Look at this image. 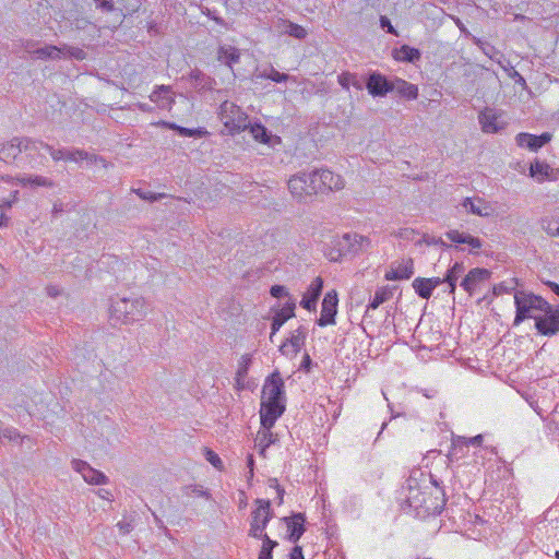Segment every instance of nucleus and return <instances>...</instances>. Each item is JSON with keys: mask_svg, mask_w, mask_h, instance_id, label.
<instances>
[{"mask_svg": "<svg viewBox=\"0 0 559 559\" xmlns=\"http://www.w3.org/2000/svg\"><path fill=\"white\" fill-rule=\"evenodd\" d=\"M148 305L143 297L111 298L109 314L112 324H133L142 321L147 314Z\"/></svg>", "mask_w": 559, "mask_h": 559, "instance_id": "1", "label": "nucleus"}, {"mask_svg": "<svg viewBox=\"0 0 559 559\" xmlns=\"http://www.w3.org/2000/svg\"><path fill=\"white\" fill-rule=\"evenodd\" d=\"M514 304L516 307V313L513 322L514 325H519L527 318H534L531 314L532 310H540L543 312H545L546 310H550V305L548 301H546L543 297L534 295L532 293H515Z\"/></svg>", "mask_w": 559, "mask_h": 559, "instance_id": "2", "label": "nucleus"}, {"mask_svg": "<svg viewBox=\"0 0 559 559\" xmlns=\"http://www.w3.org/2000/svg\"><path fill=\"white\" fill-rule=\"evenodd\" d=\"M255 504L258 507L251 512L249 536L259 539L263 537V531L272 519L273 512L270 500L257 499Z\"/></svg>", "mask_w": 559, "mask_h": 559, "instance_id": "3", "label": "nucleus"}, {"mask_svg": "<svg viewBox=\"0 0 559 559\" xmlns=\"http://www.w3.org/2000/svg\"><path fill=\"white\" fill-rule=\"evenodd\" d=\"M37 141L29 138L15 136L9 141L0 142V160L13 162L23 151H37Z\"/></svg>", "mask_w": 559, "mask_h": 559, "instance_id": "4", "label": "nucleus"}, {"mask_svg": "<svg viewBox=\"0 0 559 559\" xmlns=\"http://www.w3.org/2000/svg\"><path fill=\"white\" fill-rule=\"evenodd\" d=\"M261 401L282 402L285 404L284 381L277 370L266 378L262 388Z\"/></svg>", "mask_w": 559, "mask_h": 559, "instance_id": "5", "label": "nucleus"}, {"mask_svg": "<svg viewBox=\"0 0 559 559\" xmlns=\"http://www.w3.org/2000/svg\"><path fill=\"white\" fill-rule=\"evenodd\" d=\"M537 332L545 336H554L559 333V306L556 309L545 311V316L534 317Z\"/></svg>", "mask_w": 559, "mask_h": 559, "instance_id": "6", "label": "nucleus"}, {"mask_svg": "<svg viewBox=\"0 0 559 559\" xmlns=\"http://www.w3.org/2000/svg\"><path fill=\"white\" fill-rule=\"evenodd\" d=\"M336 240L340 243L341 251H343L345 255L358 254L365 251L370 245V240L367 237L358 234H344Z\"/></svg>", "mask_w": 559, "mask_h": 559, "instance_id": "7", "label": "nucleus"}, {"mask_svg": "<svg viewBox=\"0 0 559 559\" xmlns=\"http://www.w3.org/2000/svg\"><path fill=\"white\" fill-rule=\"evenodd\" d=\"M72 468L80 473L83 479L92 485L108 484V477L100 471L93 468L87 462L74 459L71 461Z\"/></svg>", "mask_w": 559, "mask_h": 559, "instance_id": "8", "label": "nucleus"}, {"mask_svg": "<svg viewBox=\"0 0 559 559\" xmlns=\"http://www.w3.org/2000/svg\"><path fill=\"white\" fill-rule=\"evenodd\" d=\"M309 175L306 171H300L290 177L288 180V189L293 197L299 202L306 201L307 198L313 195L310 190Z\"/></svg>", "mask_w": 559, "mask_h": 559, "instance_id": "9", "label": "nucleus"}, {"mask_svg": "<svg viewBox=\"0 0 559 559\" xmlns=\"http://www.w3.org/2000/svg\"><path fill=\"white\" fill-rule=\"evenodd\" d=\"M284 412L285 404L282 402L261 401L260 418L262 428L271 429Z\"/></svg>", "mask_w": 559, "mask_h": 559, "instance_id": "10", "label": "nucleus"}, {"mask_svg": "<svg viewBox=\"0 0 559 559\" xmlns=\"http://www.w3.org/2000/svg\"><path fill=\"white\" fill-rule=\"evenodd\" d=\"M337 294L335 290H331L325 294L322 307H321V316L318 319L317 323L320 326H325L328 324L335 323V316L337 313Z\"/></svg>", "mask_w": 559, "mask_h": 559, "instance_id": "11", "label": "nucleus"}, {"mask_svg": "<svg viewBox=\"0 0 559 559\" xmlns=\"http://www.w3.org/2000/svg\"><path fill=\"white\" fill-rule=\"evenodd\" d=\"M501 114L496 109L486 107L478 115V121L485 133H497L504 129L506 122L500 120Z\"/></svg>", "mask_w": 559, "mask_h": 559, "instance_id": "12", "label": "nucleus"}, {"mask_svg": "<svg viewBox=\"0 0 559 559\" xmlns=\"http://www.w3.org/2000/svg\"><path fill=\"white\" fill-rule=\"evenodd\" d=\"M366 88L373 97H383L389 92H393L392 81H389L383 74L372 72L366 81Z\"/></svg>", "mask_w": 559, "mask_h": 559, "instance_id": "13", "label": "nucleus"}, {"mask_svg": "<svg viewBox=\"0 0 559 559\" xmlns=\"http://www.w3.org/2000/svg\"><path fill=\"white\" fill-rule=\"evenodd\" d=\"M296 300L289 298L286 304L275 311L271 324L270 340L273 342V336L282 328V325L290 318L295 317Z\"/></svg>", "mask_w": 559, "mask_h": 559, "instance_id": "14", "label": "nucleus"}, {"mask_svg": "<svg viewBox=\"0 0 559 559\" xmlns=\"http://www.w3.org/2000/svg\"><path fill=\"white\" fill-rule=\"evenodd\" d=\"M287 526V539L290 543H297L306 532L305 521L306 516L304 513H294L292 516H285L282 519Z\"/></svg>", "mask_w": 559, "mask_h": 559, "instance_id": "15", "label": "nucleus"}, {"mask_svg": "<svg viewBox=\"0 0 559 559\" xmlns=\"http://www.w3.org/2000/svg\"><path fill=\"white\" fill-rule=\"evenodd\" d=\"M307 337V329L305 326H299L295 330L290 337H288L281 346L280 352L283 355L297 354L301 347L305 345Z\"/></svg>", "mask_w": 559, "mask_h": 559, "instance_id": "16", "label": "nucleus"}, {"mask_svg": "<svg viewBox=\"0 0 559 559\" xmlns=\"http://www.w3.org/2000/svg\"><path fill=\"white\" fill-rule=\"evenodd\" d=\"M490 277V272L487 269L475 267L472 269L461 282V286L469 295H473L477 285L487 281Z\"/></svg>", "mask_w": 559, "mask_h": 559, "instance_id": "17", "label": "nucleus"}, {"mask_svg": "<svg viewBox=\"0 0 559 559\" xmlns=\"http://www.w3.org/2000/svg\"><path fill=\"white\" fill-rule=\"evenodd\" d=\"M322 288L323 280L318 276L311 282L306 294L304 295L300 302L301 307L309 311L316 310V305L321 295Z\"/></svg>", "mask_w": 559, "mask_h": 559, "instance_id": "18", "label": "nucleus"}, {"mask_svg": "<svg viewBox=\"0 0 559 559\" xmlns=\"http://www.w3.org/2000/svg\"><path fill=\"white\" fill-rule=\"evenodd\" d=\"M551 135L547 132L540 135H534L530 133H519L516 135V144L521 147L530 148L531 151H537L548 143Z\"/></svg>", "mask_w": 559, "mask_h": 559, "instance_id": "19", "label": "nucleus"}, {"mask_svg": "<svg viewBox=\"0 0 559 559\" xmlns=\"http://www.w3.org/2000/svg\"><path fill=\"white\" fill-rule=\"evenodd\" d=\"M483 439L484 438L481 435H477L472 438H465V437L453 438L452 448L448 454V459L451 462L457 461L459 460V450L466 449V448H468V445L478 447L481 444Z\"/></svg>", "mask_w": 559, "mask_h": 559, "instance_id": "20", "label": "nucleus"}, {"mask_svg": "<svg viewBox=\"0 0 559 559\" xmlns=\"http://www.w3.org/2000/svg\"><path fill=\"white\" fill-rule=\"evenodd\" d=\"M216 58L233 70L234 64L240 60V50L230 45H221L217 48Z\"/></svg>", "mask_w": 559, "mask_h": 559, "instance_id": "21", "label": "nucleus"}, {"mask_svg": "<svg viewBox=\"0 0 559 559\" xmlns=\"http://www.w3.org/2000/svg\"><path fill=\"white\" fill-rule=\"evenodd\" d=\"M189 78L192 86L199 92L211 91L216 83L213 78L199 69L191 70Z\"/></svg>", "mask_w": 559, "mask_h": 559, "instance_id": "22", "label": "nucleus"}, {"mask_svg": "<svg viewBox=\"0 0 559 559\" xmlns=\"http://www.w3.org/2000/svg\"><path fill=\"white\" fill-rule=\"evenodd\" d=\"M150 99L153 103H157L162 108H170L175 103L171 96V87L169 85H159L151 93Z\"/></svg>", "mask_w": 559, "mask_h": 559, "instance_id": "23", "label": "nucleus"}, {"mask_svg": "<svg viewBox=\"0 0 559 559\" xmlns=\"http://www.w3.org/2000/svg\"><path fill=\"white\" fill-rule=\"evenodd\" d=\"M413 273V260L408 259L407 261L400 263L396 267L392 266L391 270L385 273L384 277L388 281L408 280Z\"/></svg>", "mask_w": 559, "mask_h": 559, "instance_id": "24", "label": "nucleus"}, {"mask_svg": "<svg viewBox=\"0 0 559 559\" xmlns=\"http://www.w3.org/2000/svg\"><path fill=\"white\" fill-rule=\"evenodd\" d=\"M393 91L402 97L413 100L418 97V87L403 79H394L392 81Z\"/></svg>", "mask_w": 559, "mask_h": 559, "instance_id": "25", "label": "nucleus"}, {"mask_svg": "<svg viewBox=\"0 0 559 559\" xmlns=\"http://www.w3.org/2000/svg\"><path fill=\"white\" fill-rule=\"evenodd\" d=\"M33 58L38 60H60L62 59L61 45H45L44 47L33 50Z\"/></svg>", "mask_w": 559, "mask_h": 559, "instance_id": "26", "label": "nucleus"}, {"mask_svg": "<svg viewBox=\"0 0 559 559\" xmlns=\"http://www.w3.org/2000/svg\"><path fill=\"white\" fill-rule=\"evenodd\" d=\"M320 175L324 191L341 190L344 188V180L340 175L328 169H320Z\"/></svg>", "mask_w": 559, "mask_h": 559, "instance_id": "27", "label": "nucleus"}, {"mask_svg": "<svg viewBox=\"0 0 559 559\" xmlns=\"http://www.w3.org/2000/svg\"><path fill=\"white\" fill-rule=\"evenodd\" d=\"M448 239L455 243H466L472 249H480L481 240L477 237H474L469 234L460 233L459 230H449L445 233Z\"/></svg>", "mask_w": 559, "mask_h": 559, "instance_id": "28", "label": "nucleus"}, {"mask_svg": "<svg viewBox=\"0 0 559 559\" xmlns=\"http://www.w3.org/2000/svg\"><path fill=\"white\" fill-rule=\"evenodd\" d=\"M462 206L466 210V212L479 216H489L491 212V207L480 199L475 202L471 198H465L462 202Z\"/></svg>", "mask_w": 559, "mask_h": 559, "instance_id": "29", "label": "nucleus"}, {"mask_svg": "<svg viewBox=\"0 0 559 559\" xmlns=\"http://www.w3.org/2000/svg\"><path fill=\"white\" fill-rule=\"evenodd\" d=\"M393 57L397 61L414 63L421 58V52L417 48L403 45L400 49L395 50Z\"/></svg>", "mask_w": 559, "mask_h": 559, "instance_id": "30", "label": "nucleus"}, {"mask_svg": "<svg viewBox=\"0 0 559 559\" xmlns=\"http://www.w3.org/2000/svg\"><path fill=\"white\" fill-rule=\"evenodd\" d=\"M407 491L405 496L407 504L414 509L423 508L425 504L424 493L418 488L413 487L412 480H408Z\"/></svg>", "mask_w": 559, "mask_h": 559, "instance_id": "31", "label": "nucleus"}, {"mask_svg": "<svg viewBox=\"0 0 559 559\" xmlns=\"http://www.w3.org/2000/svg\"><path fill=\"white\" fill-rule=\"evenodd\" d=\"M465 267L463 263L455 262L451 269L447 271V274L443 278L445 283L449 285V293L453 294L456 287V281L464 273Z\"/></svg>", "mask_w": 559, "mask_h": 559, "instance_id": "32", "label": "nucleus"}, {"mask_svg": "<svg viewBox=\"0 0 559 559\" xmlns=\"http://www.w3.org/2000/svg\"><path fill=\"white\" fill-rule=\"evenodd\" d=\"M392 296H393V290L390 287L384 286V287L378 288L374 293V296L372 297V299H370V301L367 306L366 313H368V311L370 309H373V310L377 309L380 305H382L383 302L391 299Z\"/></svg>", "mask_w": 559, "mask_h": 559, "instance_id": "33", "label": "nucleus"}, {"mask_svg": "<svg viewBox=\"0 0 559 559\" xmlns=\"http://www.w3.org/2000/svg\"><path fill=\"white\" fill-rule=\"evenodd\" d=\"M66 160L70 162H80V160H90L92 163L104 162L105 159L102 156L92 155L84 150L73 148L67 150Z\"/></svg>", "mask_w": 559, "mask_h": 559, "instance_id": "34", "label": "nucleus"}, {"mask_svg": "<svg viewBox=\"0 0 559 559\" xmlns=\"http://www.w3.org/2000/svg\"><path fill=\"white\" fill-rule=\"evenodd\" d=\"M225 127L233 134L242 131L247 128V116L239 109V112L234 115L231 119L228 120L225 117Z\"/></svg>", "mask_w": 559, "mask_h": 559, "instance_id": "35", "label": "nucleus"}, {"mask_svg": "<svg viewBox=\"0 0 559 559\" xmlns=\"http://www.w3.org/2000/svg\"><path fill=\"white\" fill-rule=\"evenodd\" d=\"M337 82L346 91L349 90L350 85H353L358 91L364 88V84L356 73L343 72L337 76Z\"/></svg>", "mask_w": 559, "mask_h": 559, "instance_id": "36", "label": "nucleus"}, {"mask_svg": "<svg viewBox=\"0 0 559 559\" xmlns=\"http://www.w3.org/2000/svg\"><path fill=\"white\" fill-rule=\"evenodd\" d=\"M16 180L22 185V186H27V185H31V186H38V187H47V188H52L55 187V182L47 178V177H43V176H28V177H17Z\"/></svg>", "mask_w": 559, "mask_h": 559, "instance_id": "37", "label": "nucleus"}, {"mask_svg": "<svg viewBox=\"0 0 559 559\" xmlns=\"http://www.w3.org/2000/svg\"><path fill=\"white\" fill-rule=\"evenodd\" d=\"M251 355L245 354L241 356L236 373V382L239 388H243V380L248 374L249 367L251 365Z\"/></svg>", "mask_w": 559, "mask_h": 559, "instance_id": "38", "label": "nucleus"}, {"mask_svg": "<svg viewBox=\"0 0 559 559\" xmlns=\"http://www.w3.org/2000/svg\"><path fill=\"white\" fill-rule=\"evenodd\" d=\"M257 440V445L260 448V454L264 455L266 448L274 443L275 438L270 429L263 428V430L259 431Z\"/></svg>", "mask_w": 559, "mask_h": 559, "instance_id": "39", "label": "nucleus"}, {"mask_svg": "<svg viewBox=\"0 0 559 559\" xmlns=\"http://www.w3.org/2000/svg\"><path fill=\"white\" fill-rule=\"evenodd\" d=\"M62 58H70L78 61H82L86 58V52L79 47L69 46L67 44L61 45Z\"/></svg>", "mask_w": 559, "mask_h": 559, "instance_id": "40", "label": "nucleus"}, {"mask_svg": "<svg viewBox=\"0 0 559 559\" xmlns=\"http://www.w3.org/2000/svg\"><path fill=\"white\" fill-rule=\"evenodd\" d=\"M263 540L258 559H273V549L278 545L277 542L272 540L269 535H263Z\"/></svg>", "mask_w": 559, "mask_h": 559, "instance_id": "41", "label": "nucleus"}, {"mask_svg": "<svg viewBox=\"0 0 559 559\" xmlns=\"http://www.w3.org/2000/svg\"><path fill=\"white\" fill-rule=\"evenodd\" d=\"M413 287H414L416 294L424 299L430 298V296L432 294V289L428 285L426 278H423V277L415 278L413 282Z\"/></svg>", "mask_w": 559, "mask_h": 559, "instance_id": "42", "label": "nucleus"}, {"mask_svg": "<svg viewBox=\"0 0 559 559\" xmlns=\"http://www.w3.org/2000/svg\"><path fill=\"white\" fill-rule=\"evenodd\" d=\"M239 109L240 108L236 104H234L231 102H228V100H225L219 106L218 116H219L221 121L225 124V117H227L228 120L231 119L234 115L239 112Z\"/></svg>", "mask_w": 559, "mask_h": 559, "instance_id": "43", "label": "nucleus"}, {"mask_svg": "<svg viewBox=\"0 0 559 559\" xmlns=\"http://www.w3.org/2000/svg\"><path fill=\"white\" fill-rule=\"evenodd\" d=\"M309 175V183H310V190L312 191L313 195L319 192H324L323 185L321 183V175L319 169H314Z\"/></svg>", "mask_w": 559, "mask_h": 559, "instance_id": "44", "label": "nucleus"}, {"mask_svg": "<svg viewBox=\"0 0 559 559\" xmlns=\"http://www.w3.org/2000/svg\"><path fill=\"white\" fill-rule=\"evenodd\" d=\"M119 3L121 5L120 11L126 16L138 12L142 5V0H119Z\"/></svg>", "mask_w": 559, "mask_h": 559, "instance_id": "45", "label": "nucleus"}, {"mask_svg": "<svg viewBox=\"0 0 559 559\" xmlns=\"http://www.w3.org/2000/svg\"><path fill=\"white\" fill-rule=\"evenodd\" d=\"M250 132L252 136L261 143H267L270 140L266 128L260 123L251 126Z\"/></svg>", "mask_w": 559, "mask_h": 559, "instance_id": "46", "label": "nucleus"}, {"mask_svg": "<svg viewBox=\"0 0 559 559\" xmlns=\"http://www.w3.org/2000/svg\"><path fill=\"white\" fill-rule=\"evenodd\" d=\"M37 144H39L41 147L46 148L50 153L53 160H56V162L62 160V159L66 160V155H67L66 148L56 150L52 146H50L49 144L44 143L41 141H37Z\"/></svg>", "mask_w": 559, "mask_h": 559, "instance_id": "47", "label": "nucleus"}, {"mask_svg": "<svg viewBox=\"0 0 559 559\" xmlns=\"http://www.w3.org/2000/svg\"><path fill=\"white\" fill-rule=\"evenodd\" d=\"M259 76L270 79L276 83L286 82L289 79L288 74L281 73L277 70H275L274 68H271L269 73L263 72Z\"/></svg>", "mask_w": 559, "mask_h": 559, "instance_id": "48", "label": "nucleus"}, {"mask_svg": "<svg viewBox=\"0 0 559 559\" xmlns=\"http://www.w3.org/2000/svg\"><path fill=\"white\" fill-rule=\"evenodd\" d=\"M206 133H207V131L203 128L189 129V128H185V127H179V129H178V134L181 136L202 138Z\"/></svg>", "mask_w": 559, "mask_h": 559, "instance_id": "49", "label": "nucleus"}, {"mask_svg": "<svg viewBox=\"0 0 559 559\" xmlns=\"http://www.w3.org/2000/svg\"><path fill=\"white\" fill-rule=\"evenodd\" d=\"M286 33L298 39H304L307 36V31L302 26L292 22L287 25Z\"/></svg>", "mask_w": 559, "mask_h": 559, "instance_id": "50", "label": "nucleus"}, {"mask_svg": "<svg viewBox=\"0 0 559 559\" xmlns=\"http://www.w3.org/2000/svg\"><path fill=\"white\" fill-rule=\"evenodd\" d=\"M325 255L328 257V259L330 261H333V262H337L340 261L343 257H345V254L343 253V251H341V247H340V243L337 242V240H335V245L333 248L329 249L326 252H325Z\"/></svg>", "mask_w": 559, "mask_h": 559, "instance_id": "51", "label": "nucleus"}, {"mask_svg": "<svg viewBox=\"0 0 559 559\" xmlns=\"http://www.w3.org/2000/svg\"><path fill=\"white\" fill-rule=\"evenodd\" d=\"M186 495L187 496L195 495L199 497H204L206 499L211 498L210 492L207 490H204L203 487L200 485H192V486L186 487Z\"/></svg>", "mask_w": 559, "mask_h": 559, "instance_id": "52", "label": "nucleus"}, {"mask_svg": "<svg viewBox=\"0 0 559 559\" xmlns=\"http://www.w3.org/2000/svg\"><path fill=\"white\" fill-rule=\"evenodd\" d=\"M205 459L217 469H223L221 457L212 450L205 449Z\"/></svg>", "mask_w": 559, "mask_h": 559, "instance_id": "53", "label": "nucleus"}, {"mask_svg": "<svg viewBox=\"0 0 559 559\" xmlns=\"http://www.w3.org/2000/svg\"><path fill=\"white\" fill-rule=\"evenodd\" d=\"M426 243L428 246H432V245H439L441 247H445L448 248L449 246L442 240V238H436L433 236H429L427 234L423 235V238L420 240L417 241L418 245L420 243Z\"/></svg>", "mask_w": 559, "mask_h": 559, "instance_id": "54", "label": "nucleus"}, {"mask_svg": "<svg viewBox=\"0 0 559 559\" xmlns=\"http://www.w3.org/2000/svg\"><path fill=\"white\" fill-rule=\"evenodd\" d=\"M25 439L27 438L26 436L24 437H21L19 431L14 428H5L3 430H1V440L2 439H7L9 441H15L16 439Z\"/></svg>", "mask_w": 559, "mask_h": 559, "instance_id": "55", "label": "nucleus"}, {"mask_svg": "<svg viewBox=\"0 0 559 559\" xmlns=\"http://www.w3.org/2000/svg\"><path fill=\"white\" fill-rule=\"evenodd\" d=\"M270 294L274 298H282V297H288V299L292 298L289 296L287 288L282 285H273L270 289Z\"/></svg>", "mask_w": 559, "mask_h": 559, "instance_id": "56", "label": "nucleus"}, {"mask_svg": "<svg viewBox=\"0 0 559 559\" xmlns=\"http://www.w3.org/2000/svg\"><path fill=\"white\" fill-rule=\"evenodd\" d=\"M201 12H202V14L209 16L211 20L215 21L217 24H219L224 27H227V23L225 22V20L222 19L221 16L216 15L215 12L210 10L209 8L203 7L201 9Z\"/></svg>", "mask_w": 559, "mask_h": 559, "instance_id": "57", "label": "nucleus"}, {"mask_svg": "<svg viewBox=\"0 0 559 559\" xmlns=\"http://www.w3.org/2000/svg\"><path fill=\"white\" fill-rule=\"evenodd\" d=\"M96 3V8L102 10L103 12H112L115 10L114 0H94Z\"/></svg>", "mask_w": 559, "mask_h": 559, "instance_id": "58", "label": "nucleus"}, {"mask_svg": "<svg viewBox=\"0 0 559 559\" xmlns=\"http://www.w3.org/2000/svg\"><path fill=\"white\" fill-rule=\"evenodd\" d=\"M547 169H548V166L545 165V164H542L539 162H536L535 164H532L531 165V175L532 176H536V175H547Z\"/></svg>", "mask_w": 559, "mask_h": 559, "instance_id": "59", "label": "nucleus"}, {"mask_svg": "<svg viewBox=\"0 0 559 559\" xmlns=\"http://www.w3.org/2000/svg\"><path fill=\"white\" fill-rule=\"evenodd\" d=\"M142 200H147V201H157L162 198V194H154V193H151V192H144L140 189L138 190H133Z\"/></svg>", "mask_w": 559, "mask_h": 559, "instance_id": "60", "label": "nucleus"}, {"mask_svg": "<svg viewBox=\"0 0 559 559\" xmlns=\"http://www.w3.org/2000/svg\"><path fill=\"white\" fill-rule=\"evenodd\" d=\"M417 231L412 228H402L397 236L403 240H414Z\"/></svg>", "mask_w": 559, "mask_h": 559, "instance_id": "61", "label": "nucleus"}, {"mask_svg": "<svg viewBox=\"0 0 559 559\" xmlns=\"http://www.w3.org/2000/svg\"><path fill=\"white\" fill-rule=\"evenodd\" d=\"M118 528H119V532L122 534V535H127L129 534L132 530H133V524L131 521H120L118 524H117Z\"/></svg>", "mask_w": 559, "mask_h": 559, "instance_id": "62", "label": "nucleus"}, {"mask_svg": "<svg viewBox=\"0 0 559 559\" xmlns=\"http://www.w3.org/2000/svg\"><path fill=\"white\" fill-rule=\"evenodd\" d=\"M543 229L548 236H559V226H555L551 222H548L547 225H543Z\"/></svg>", "mask_w": 559, "mask_h": 559, "instance_id": "63", "label": "nucleus"}, {"mask_svg": "<svg viewBox=\"0 0 559 559\" xmlns=\"http://www.w3.org/2000/svg\"><path fill=\"white\" fill-rule=\"evenodd\" d=\"M289 559H305V558H304V554H302V548H301V546L296 545V546L292 549V551H290V554H289Z\"/></svg>", "mask_w": 559, "mask_h": 559, "instance_id": "64", "label": "nucleus"}]
</instances>
